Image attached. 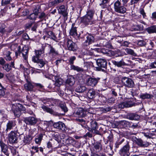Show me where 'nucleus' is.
Segmentation results:
<instances>
[{"instance_id": "nucleus-1", "label": "nucleus", "mask_w": 156, "mask_h": 156, "mask_svg": "<svg viewBox=\"0 0 156 156\" xmlns=\"http://www.w3.org/2000/svg\"><path fill=\"white\" fill-rule=\"evenodd\" d=\"M115 11L117 12L124 14L126 11V8L123 6L122 5L121 3L119 0L116 1L114 4Z\"/></svg>"}, {"instance_id": "nucleus-2", "label": "nucleus", "mask_w": 156, "mask_h": 156, "mask_svg": "<svg viewBox=\"0 0 156 156\" xmlns=\"http://www.w3.org/2000/svg\"><path fill=\"white\" fill-rule=\"evenodd\" d=\"M21 53L22 54L23 58L25 60H27L28 55V49L27 48L26 46H24L22 48H21V47L19 46L17 51L15 52L16 55L17 57L19 54H20Z\"/></svg>"}, {"instance_id": "nucleus-3", "label": "nucleus", "mask_w": 156, "mask_h": 156, "mask_svg": "<svg viewBox=\"0 0 156 156\" xmlns=\"http://www.w3.org/2000/svg\"><path fill=\"white\" fill-rule=\"evenodd\" d=\"M121 82L123 85L127 87L132 88L134 87V83L132 79L126 77L121 78Z\"/></svg>"}, {"instance_id": "nucleus-4", "label": "nucleus", "mask_w": 156, "mask_h": 156, "mask_svg": "<svg viewBox=\"0 0 156 156\" xmlns=\"http://www.w3.org/2000/svg\"><path fill=\"white\" fill-rule=\"evenodd\" d=\"M18 135L16 131H12L8 134V140L11 144L16 143L17 142Z\"/></svg>"}, {"instance_id": "nucleus-5", "label": "nucleus", "mask_w": 156, "mask_h": 156, "mask_svg": "<svg viewBox=\"0 0 156 156\" xmlns=\"http://www.w3.org/2000/svg\"><path fill=\"white\" fill-rule=\"evenodd\" d=\"M16 107L15 109H13V112L15 115L17 117H19L21 114L22 111H25L26 108L25 107L22 105L18 103L16 104V106H14Z\"/></svg>"}, {"instance_id": "nucleus-6", "label": "nucleus", "mask_w": 156, "mask_h": 156, "mask_svg": "<svg viewBox=\"0 0 156 156\" xmlns=\"http://www.w3.org/2000/svg\"><path fill=\"white\" fill-rule=\"evenodd\" d=\"M100 79V78L99 77H90L87 80V84L92 87H95L97 84Z\"/></svg>"}, {"instance_id": "nucleus-7", "label": "nucleus", "mask_w": 156, "mask_h": 156, "mask_svg": "<svg viewBox=\"0 0 156 156\" xmlns=\"http://www.w3.org/2000/svg\"><path fill=\"white\" fill-rule=\"evenodd\" d=\"M129 146L128 143L119 151V153L121 156H129Z\"/></svg>"}, {"instance_id": "nucleus-8", "label": "nucleus", "mask_w": 156, "mask_h": 156, "mask_svg": "<svg viewBox=\"0 0 156 156\" xmlns=\"http://www.w3.org/2000/svg\"><path fill=\"white\" fill-rule=\"evenodd\" d=\"M23 121L27 124L34 125L37 123V119L34 117L30 116L24 118Z\"/></svg>"}, {"instance_id": "nucleus-9", "label": "nucleus", "mask_w": 156, "mask_h": 156, "mask_svg": "<svg viewBox=\"0 0 156 156\" xmlns=\"http://www.w3.org/2000/svg\"><path fill=\"white\" fill-rule=\"evenodd\" d=\"M97 64L98 67H96V68L98 70H100L102 68H105L107 66V62L106 61L103 59H99L97 61Z\"/></svg>"}, {"instance_id": "nucleus-10", "label": "nucleus", "mask_w": 156, "mask_h": 156, "mask_svg": "<svg viewBox=\"0 0 156 156\" xmlns=\"http://www.w3.org/2000/svg\"><path fill=\"white\" fill-rule=\"evenodd\" d=\"M53 126L55 128L62 131H65L66 130L65 124L62 122L59 121L54 123L53 124Z\"/></svg>"}, {"instance_id": "nucleus-11", "label": "nucleus", "mask_w": 156, "mask_h": 156, "mask_svg": "<svg viewBox=\"0 0 156 156\" xmlns=\"http://www.w3.org/2000/svg\"><path fill=\"white\" fill-rule=\"evenodd\" d=\"M33 132H34V131L30 130L29 134L24 137L23 139V141L24 144H29L31 142L33 138L32 134Z\"/></svg>"}, {"instance_id": "nucleus-12", "label": "nucleus", "mask_w": 156, "mask_h": 156, "mask_svg": "<svg viewBox=\"0 0 156 156\" xmlns=\"http://www.w3.org/2000/svg\"><path fill=\"white\" fill-rule=\"evenodd\" d=\"M67 47L70 51H76L77 49L76 44L71 40H68L67 41Z\"/></svg>"}, {"instance_id": "nucleus-13", "label": "nucleus", "mask_w": 156, "mask_h": 156, "mask_svg": "<svg viewBox=\"0 0 156 156\" xmlns=\"http://www.w3.org/2000/svg\"><path fill=\"white\" fill-rule=\"evenodd\" d=\"M58 12L59 14H62L64 16V19H67L68 13L67 12L66 9L64 5H62L58 7Z\"/></svg>"}, {"instance_id": "nucleus-14", "label": "nucleus", "mask_w": 156, "mask_h": 156, "mask_svg": "<svg viewBox=\"0 0 156 156\" xmlns=\"http://www.w3.org/2000/svg\"><path fill=\"white\" fill-rule=\"evenodd\" d=\"M90 123V127L89 128V130L92 133H97L98 132L97 130L98 128L97 123L95 121H92Z\"/></svg>"}, {"instance_id": "nucleus-15", "label": "nucleus", "mask_w": 156, "mask_h": 156, "mask_svg": "<svg viewBox=\"0 0 156 156\" xmlns=\"http://www.w3.org/2000/svg\"><path fill=\"white\" fill-rule=\"evenodd\" d=\"M16 125L15 121H9L6 125V128L5 130V131L6 132V133H7L9 130L13 129V128Z\"/></svg>"}, {"instance_id": "nucleus-16", "label": "nucleus", "mask_w": 156, "mask_h": 156, "mask_svg": "<svg viewBox=\"0 0 156 156\" xmlns=\"http://www.w3.org/2000/svg\"><path fill=\"white\" fill-rule=\"evenodd\" d=\"M58 136L56 134L54 136L53 139L51 140L53 147L54 148H57L59 147L60 140L58 139Z\"/></svg>"}, {"instance_id": "nucleus-17", "label": "nucleus", "mask_w": 156, "mask_h": 156, "mask_svg": "<svg viewBox=\"0 0 156 156\" xmlns=\"http://www.w3.org/2000/svg\"><path fill=\"white\" fill-rule=\"evenodd\" d=\"M0 146L1 148V151L7 156H9V154L7 146L2 141H0Z\"/></svg>"}, {"instance_id": "nucleus-18", "label": "nucleus", "mask_w": 156, "mask_h": 156, "mask_svg": "<svg viewBox=\"0 0 156 156\" xmlns=\"http://www.w3.org/2000/svg\"><path fill=\"white\" fill-rule=\"evenodd\" d=\"M81 21L86 25H91L93 23L92 19L86 16L81 18Z\"/></svg>"}, {"instance_id": "nucleus-19", "label": "nucleus", "mask_w": 156, "mask_h": 156, "mask_svg": "<svg viewBox=\"0 0 156 156\" xmlns=\"http://www.w3.org/2000/svg\"><path fill=\"white\" fill-rule=\"evenodd\" d=\"M133 106V104L130 101H126L119 104L118 107L121 109L125 107H130Z\"/></svg>"}, {"instance_id": "nucleus-20", "label": "nucleus", "mask_w": 156, "mask_h": 156, "mask_svg": "<svg viewBox=\"0 0 156 156\" xmlns=\"http://www.w3.org/2000/svg\"><path fill=\"white\" fill-rule=\"evenodd\" d=\"M84 112H85L83 108H79L74 113V115L76 117H83L85 116Z\"/></svg>"}, {"instance_id": "nucleus-21", "label": "nucleus", "mask_w": 156, "mask_h": 156, "mask_svg": "<svg viewBox=\"0 0 156 156\" xmlns=\"http://www.w3.org/2000/svg\"><path fill=\"white\" fill-rule=\"evenodd\" d=\"M127 118L130 120H138L140 118V116L135 113H130L128 115Z\"/></svg>"}, {"instance_id": "nucleus-22", "label": "nucleus", "mask_w": 156, "mask_h": 156, "mask_svg": "<svg viewBox=\"0 0 156 156\" xmlns=\"http://www.w3.org/2000/svg\"><path fill=\"white\" fill-rule=\"evenodd\" d=\"M135 142L138 145L141 147H147L148 145L147 142H144L140 139H136Z\"/></svg>"}, {"instance_id": "nucleus-23", "label": "nucleus", "mask_w": 156, "mask_h": 156, "mask_svg": "<svg viewBox=\"0 0 156 156\" xmlns=\"http://www.w3.org/2000/svg\"><path fill=\"white\" fill-rule=\"evenodd\" d=\"M112 63L114 65L119 67L126 65V64L124 62L122 59L119 61H116L115 60L112 61Z\"/></svg>"}, {"instance_id": "nucleus-24", "label": "nucleus", "mask_w": 156, "mask_h": 156, "mask_svg": "<svg viewBox=\"0 0 156 156\" xmlns=\"http://www.w3.org/2000/svg\"><path fill=\"white\" fill-rule=\"evenodd\" d=\"M42 108L44 111H46L47 112L50 113L51 114L54 115H56L57 113L54 112L53 110L43 105L41 107Z\"/></svg>"}, {"instance_id": "nucleus-25", "label": "nucleus", "mask_w": 156, "mask_h": 156, "mask_svg": "<svg viewBox=\"0 0 156 156\" xmlns=\"http://www.w3.org/2000/svg\"><path fill=\"white\" fill-rule=\"evenodd\" d=\"M96 94V92L94 89H90L87 93V96L89 98L91 99L95 97Z\"/></svg>"}, {"instance_id": "nucleus-26", "label": "nucleus", "mask_w": 156, "mask_h": 156, "mask_svg": "<svg viewBox=\"0 0 156 156\" xmlns=\"http://www.w3.org/2000/svg\"><path fill=\"white\" fill-rule=\"evenodd\" d=\"M25 89L28 91H31L33 90L34 86L30 81L27 82L24 85Z\"/></svg>"}, {"instance_id": "nucleus-27", "label": "nucleus", "mask_w": 156, "mask_h": 156, "mask_svg": "<svg viewBox=\"0 0 156 156\" xmlns=\"http://www.w3.org/2000/svg\"><path fill=\"white\" fill-rule=\"evenodd\" d=\"M55 80L54 84L55 86L59 87L62 84L63 80L62 79L55 76Z\"/></svg>"}, {"instance_id": "nucleus-28", "label": "nucleus", "mask_w": 156, "mask_h": 156, "mask_svg": "<svg viewBox=\"0 0 156 156\" xmlns=\"http://www.w3.org/2000/svg\"><path fill=\"white\" fill-rule=\"evenodd\" d=\"M48 47L49 48L50 54H51L53 55H56L58 54V52L56 51L55 49L51 45L49 44Z\"/></svg>"}, {"instance_id": "nucleus-29", "label": "nucleus", "mask_w": 156, "mask_h": 156, "mask_svg": "<svg viewBox=\"0 0 156 156\" xmlns=\"http://www.w3.org/2000/svg\"><path fill=\"white\" fill-rule=\"evenodd\" d=\"M75 83V79L73 76H71L68 78L66 81V83L69 84L70 86H73Z\"/></svg>"}, {"instance_id": "nucleus-30", "label": "nucleus", "mask_w": 156, "mask_h": 156, "mask_svg": "<svg viewBox=\"0 0 156 156\" xmlns=\"http://www.w3.org/2000/svg\"><path fill=\"white\" fill-rule=\"evenodd\" d=\"M153 97V95L147 93L142 94L140 96V98L143 99H151Z\"/></svg>"}, {"instance_id": "nucleus-31", "label": "nucleus", "mask_w": 156, "mask_h": 156, "mask_svg": "<svg viewBox=\"0 0 156 156\" xmlns=\"http://www.w3.org/2000/svg\"><path fill=\"white\" fill-rule=\"evenodd\" d=\"M46 62L43 59H40L37 62L36 66L38 68H41L43 67L46 63Z\"/></svg>"}, {"instance_id": "nucleus-32", "label": "nucleus", "mask_w": 156, "mask_h": 156, "mask_svg": "<svg viewBox=\"0 0 156 156\" xmlns=\"http://www.w3.org/2000/svg\"><path fill=\"white\" fill-rule=\"evenodd\" d=\"M94 40V37L91 35H88L87 37V40H85V41L89 45L93 42Z\"/></svg>"}, {"instance_id": "nucleus-33", "label": "nucleus", "mask_w": 156, "mask_h": 156, "mask_svg": "<svg viewBox=\"0 0 156 156\" xmlns=\"http://www.w3.org/2000/svg\"><path fill=\"white\" fill-rule=\"evenodd\" d=\"M146 30L149 34L156 33V26H153L147 28Z\"/></svg>"}, {"instance_id": "nucleus-34", "label": "nucleus", "mask_w": 156, "mask_h": 156, "mask_svg": "<svg viewBox=\"0 0 156 156\" xmlns=\"http://www.w3.org/2000/svg\"><path fill=\"white\" fill-rule=\"evenodd\" d=\"M74 24H72V27L69 33L70 35L73 36H76L77 35L76 29V27H74Z\"/></svg>"}, {"instance_id": "nucleus-35", "label": "nucleus", "mask_w": 156, "mask_h": 156, "mask_svg": "<svg viewBox=\"0 0 156 156\" xmlns=\"http://www.w3.org/2000/svg\"><path fill=\"white\" fill-rule=\"evenodd\" d=\"M70 68L71 69L76 71L78 72H83L84 70L83 68L74 65H71Z\"/></svg>"}, {"instance_id": "nucleus-36", "label": "nucleus", "mask_w": 156, "mask_h": 156, "mask_svg": "<svg viewBox=\"0 0 156 156\" xmlns=\"http://www.w3.org/2000/svg\"><path fill=\"white\" fill-rule=\"evenodd\" d=\"M46 15L43 12H40L37 15V18L39 19L40 21H42L45 19Z\"/></svg>"}, {"instance_id": "nucleus-37", "label": "nucleus", "mask_w": 156, "mask_h": 156, "mask_svg": "<svg viewBox=\"0 0 156 156\" xmlns=\"http://www.w3.org/2000/svg\"><path fill=\"white\" fill-rule=\"evenodd\" d=\"M44 33L47 34L48 36V37L51 38V39L54 40H55L56 39V37L55 35V34L53 33L51 31H45L44 32Z\"/></svg>"}, {"instance_id": "nucleus-38", "label": "nucleus", "mask_w": 156, "mask_h": 156, "mask_svg": "<svg viewBox=\"0 0 156 156\" xmlns=\"http://www.w3.org/2000/svg\"><path fill=\"white\" fill-rule=\"evenodd\" d=\"M94 149L96 150H98V151H101L102 149V146L99 142H96L94 144Z\"/></svg>"}, {"instance_id": "nucleus-39", "label": "nucleus", "mask_w": 156, "mask_h": 156, "mask_svg": "<svg viewBox=\"0 0 156 156\" xmlns=\"http://www.w3.org/2000/svg\"><path fill=\"white\" fill-rule=\"evenodd\" d=\"M43 137V135L42 134H39L37 136V137L35 139V142L36 144H40L41 141Z\"/></svg>"}, {"instance_id": "nucleus-40", "label": "nucleus", "mask_w": 156, "mask_h": 156, "mask_svg": "<svg viewBox=\"0 0 156 156\" xmlns=\"http://www.w3.org/2000/svg\"><path fill=\"white\" fill-rule=\"evenodd\" d=\"M86 90V87L84 86H79L76 88V91L77 92H83Z\"/></svg>"}, {"instance_id": "nucleus-41", "label": "nucleus", "mask_w": 156, "mask_h": 156, "mask_svg": "<svg viewBox=\"0 0 156 156\" xmlns=\"http://www.w3.org/2000/svg\"><path fill=\"white\" fill-rule=\"evenodd\" d=\"M125 51L128 54L130 55L134 56H136V54L134 52L133 50L130 48H126L125 49Z\"/></svg>"}, {"instance_id": "nucleus-42", "label": "nucleus", "mask_w": 156, "mask_h": 156, "mask_svg": "<svg viewBox=\"0 0 156 156\" xmlns=\"http://www.w3.org/2000/svg\"><path fill=\"white\" fill-rule=\"evenodd\" d=\"M92 62H85L83 64V69L84 70H87L90 67V66L92 65Z\"/></svg>"}, {"instance_id": "nucleus-43", "label": "nucleus", "mask_w": 156, "mask_h": 156, "mask_svg": "<svg viewBox=\"0 0 156 156\" xmlns=\"http://www.w3.org/2000/svg\"><path fill=\"white\" fill-rule=\"evenodd\" d=\"M2 68L7 72H9L12 69L11 67V66H10V65L9 64H5L3 66H2Z\"/></svg>"}, {"instance_id": "nucleus-44", "label": "nucleus", "mask_w": 156, "mask_h": 156, "mask_svg": "<svg viewBox=\"0 0 156 156\" xmlns=\"http://www.w3.org/2000/svg\"><path fill=\"white\" fill-rule=\"evenodd\" d=\"M36 55L37 56L40 57L42 54L44 53L43 49L36 50L35 51Z\"/></svg>"}, {"instance_id": "nucleus-45", "label": "nucleus", "mask_w": 156, "mask_h": 156, "mask_svg": "<svg viewBox=\"0 0 156 156\" xmlns=\"http://www.w3.org/2000/svg\"><path fill=\"white\" fill-rule=\"evenodd\" d=\"M59 106L62 110L64 111L65 113L67 112V108L65 104H60L59 105Z\"/></svg>"}, {"instance_id": "nucleus-46", "label": "nucleus", "mask_w": 156, "mask_h": 156, "mask_svg": "<svg viewBox=\"0 0 156 156\" xmlns=\"http://www.w3.org/2000/svg\"><path fill=\"white\" fill-rule=\"evenodd\" d=\"M94 12L92 10H89L88 11L87 14L85 15L87 16V17L92 19L93 15L94 14Z\"/></svg>"}, {"instance_id": "nucleus-47", "label": "nucleus", "mask_w": 156, "mask_h": 156, "mask_svg": "<svg viewBox=\"0 0 156 156\" xmlns=\"http://www.w3.org/2000/svg\"><path fill=\"white\" fill-rule=\"evenodd\" d=\"M12 0H2L1 5L2 6H5L10 4Z\"/></svg>"}, {"instance_id": "nucleus-48", "label": "nucleus", "mask_w": 156, "mask_h": 156, "mask_svg": "<svg viewBox=\"0 0 156 156\" xmlns=\"http://www.w3.org/2000/svg\"><path fill=\"white\" fill-rule=\"evenodd\" d=\"M33 12L34 13L37 15V16L38 15V14L40 12V9L39 6H37L33 10Z\"/></svg>"}, {"instance_id": "nucleus-49", "label": "nucleus", "mask_w": 156, "mask_h": 156, "mask_svg": "<svg viewBox=\"0 0 156 156\" xmlns=\"http://www.w3.org/2000/svg\"><path fill=\"white\" fill-rule=\"evenodd\" d=\"M108 1V0H102V2L100 4L103 8H105L106 7L107 5H105Z\"/></svg>"}, {"instance_id": "nucleus-50", "label": "nucleus", "mask_w": 156, "mask_h": 156, "mask_svg": "<svg viewBox=\"0 0 156 156\" xmlns=\"http://www.w3.org/2000/svg\"><path fill=\"white\" fill-rule=\"evenodd\" d=\"M29 18L31 20H35L37 18V16L33 13L30 15Z\"/></svg>"}, {"instance_id": "nucleus-51", "label": "nucleus", "mask_w": 156, "mask_h": 156, "mask_svg": "<svg viewBox=\"0 0 156 156\" xmlns=\"http://www.w3.org/2000/svg\"><path fill=\"white\" fill-rule=\"evenodd\" d=\"M6 32V30L5 29L4 25L0 23V33H4Z\"/></svg>"}, {"instance_id": "nucleus-52", "label": "nucleus", "mask_w": 156, "mask_h": 156, "mask_svg": "<svg viewBox=\"0 0 156 156\" xmlns=\"http://www.w3.org/2000/svg\"><path fill=\"white\" fill-rule=\"evenodd\" d=\"M137 44L139 46H143L146 45V43L143 40H140L138 41Z\"/></svg>"}, {"instance_id": "nucleus-53", "label": "nucleus", "mask_w": 156, "mask_h": 156, "mask_svg": "<svg viewBox=\"0 0 156 156\" xmlns=\"http://www.w3.org/2000/svg\"><path fill=\"white\" fill-rule=\"evenodd\" d=\"M5 58L7 61H10L11 60L12 58L10 56V52L9 51H8L7 54L6 55Z\"/></svg>"}, {"instance_id": "nucleus-54", "label": "nucleus", "mask_w": 156, "mask_h": 156, "mask_svg": "<svg viewBox=\"0 0 156 156\" xmlns=\"http://www.w3.org/2000/svg\"><path fill=\"white\" fill-rule=\"evenodd\" d=\"M76 59V57L74 56L71 57L69 60V62L70 64L73 65L74 61Z\"/></svg>"}, {"instance_id": "nucleus-55", "label": "nucleus", "mask_w": 156, "mask_h": 156, "mask_svg": "<svg viewBox=\"0 0 156 156\" xmlns=\"http://www.w3.org/2000/svg\"><path fill=\"white\" fill-rule=\"evenodd\" d=\"M39 57L37 56L36 55L35 56H34L32 57V60L34 62L37 63L38 60L40 59H39Z\"/></svg>"}, {"instance_id": "nucleus-56", "label": "nucleus", "mask_w": 156, "mask_h": 156, "mask_svg": "<svg viewBox=\"0 0 156 156\" xmlns=\"http://www.w3.org/2000/svg\"><path fill=\"white\" fill-rule=\"evenodd\" d=\"M24 32L23 31H17L14 33V36H19L23 33Z\"/></svg>"}, {"instance_id": "nucleus-57", "label": "nucleus", "mask_w": 156, "mask_h": 156, "mask_svg": "<svg viewBox=\"0 0 156 156\" xmlns=\"http://www.w3.org/2000/svg\"><path fill=\"white\" fill-rule=\"evenodd\" d=\"M33 26L31 28V30L33 31H36L38 25L36 23H33Z\"/></svg>"}, {"instance_id": "nucleus-58", "label": "nucleus", "mask_w": 156, "mask_h": 156, "mask_svg": "<svg viewBox=\"0 0 156 156\" xmlns=\"http://www.w3.org/2000/svg\"><path fill=\"white\" fill-rule=\"evenodd\" d=\"M124 141V140L122 139L119 142H116L115 144V147L116 148H118L119 147V145L121 144Z\"/></svg>"}, {"instance_id": "nucleus-59", "label": "nucleus", "mask_w": 156, "mask_h": 156, "mask_svg": "<svg viewBox=\"0 0 156 156\" xmlns=\"http://www.w3.org/2000/svg\"><path fill=\"white\" fill-rule=\"evenodd\" d=\"M5 63V61L3 58H0V64L3 66Z\"/></svg>"}, {"instance_id": "nucleus-60", "label": "nucleus", "mask_w": 156, "mask_h": 156, "mask_svg": "<svg viewBox=\"0 0 156 156\" xmlns=\"http://www.w3.org/2000/svg\"><path fill=\"white\" fill-rule=\"evenodd\" d=\"M112 108L110 107H106L105 108H104L103 110L104 112H109L111 111L112 110Z\"/></svg>"}, {"instance_id": "nucleus-61", "label": "nucleus", "mask_w": 156, "mask_h": 156, "mask_svg": "<svg viewBox=\"0 0 156 156\" xmlns=\"http://www.w3.org/2000/svg\"><path fill=\"white\" fill-rule=\"evenodd\" d=\"M47 147L49 148H53L52 142L50 141L48 142L47 143Z\"/></svg>"}, {"instance_id": "nucleus-62", "label": "nucleus", "mask_w": 156, "mask_h": 156, "mask_svg": "<svg viewBox=\"0 0 156 156\" xmlns=\"http://www.w3.org/2000/svg\"><path fill=\"white\" fill-rule=\"evenodd\" d=\"M140 0H131L130 1V5H132L138 3Z\"/></svg>"}, {"instance_id": "nucleus-63", "label": "nucleus", "mask_w": 156, "mask_h": 156, "mask_svg": "<svg viewBox=\"0 0 156 156\" xmlns=\"http://www.w3.org/2000/svg\"><path fill=\"white\" fill-rule=\"evenodd\" d=\"M140 14L142 15L144 18L145 17H146V14L143 9H141L140 11Z\"/></svg>"}, {"instance_id": "nucleus-64", "label": "nucleus", "mask_w": 156, "mask_h": 156, "mask_svg": "<svg viewBox=\"0 0 156 156\" xmlns=\"http://www.w3.org/2000/svg\"><path fill=\"white\" fill-rule=\"evenodd\" d=\"M90 156H100V155L97 153L93 152L91 150Z\"/></svg>"}]
</instances>
